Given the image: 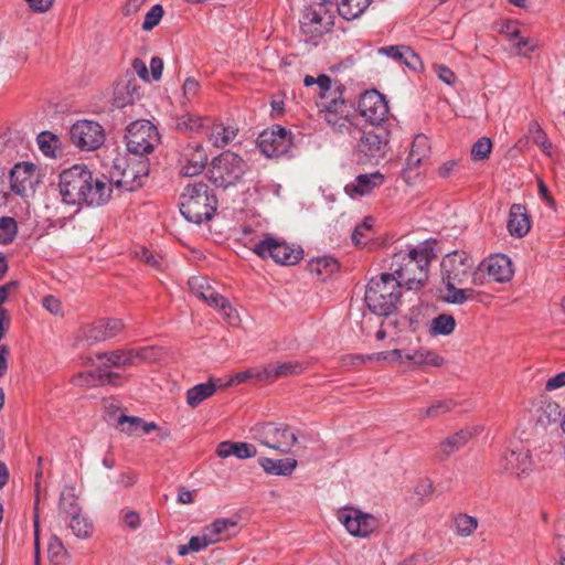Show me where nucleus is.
<instances>
[{"mask_svg": "<svg viewBox=\"0 0 565 565\" xmlns=\"http://www.w3.org/2000/svg\"><path fill=\"white\" fill-rule=\"evenodd\" d=\"M58 191L65 204L102 206L109 201L113 188L106 178L95 177L85 166L75 164L60 174Z\"/></svg>", "mask_w": 565, "mask_h": 565, "instance_id": "f257e3e1", "label": "nucleus"}, {"mask_svg": "<svg viewBox=\"0 0 565 565\" xmlns=\"http://www.w3.org/2000/svg\"><path fill=\"white\" fill-rule=\"evenodd\" d=\"M434 244V241H424L407 250L395 253L391 263L392 273H388L391 277L408 290L419 289L427 279V268L435 257Z\"/></svg>", "mask_w": 565, "mask_h": 565, "instance_id": "f03ea898", "label": "nucleus"}, {"mask_svg": "<svg viewBox=\"0 0 565 565\" xmlns=\"http://www.w3.org/2000/svg\"><path fill=\"white\" fill-rule=\"evenodd\" d=\"M181 214L189 222L201 224L213 217L217 207V199L204 182L188 184L180 195Z\"/></svg>", "mask_w": 565, "mask_h": 565, "instance_id": "7ed1b4c3", "label": "nucleus"}, {"mask_svg": "<svg viewBox=\"0 0 565 565\" xmlns=\"http://www.w3.org/2000/svg\"><path fill=\"white\" fill-rule=\"evenodd\" d=\"M402 286L388 273L372 278L365 290L367 308L379 316H390L402 296Z\"/></svg>", "mask_w": 565, "mask_h": 565, "instance_id": "20e7f679", "label": "nucleus"}, {"mask_svg": "<svg viewBox=\"0 0 565 565\" xmlns=\"http://www.w3.org/2000/svg\"><path fill=\"white\" fill-rule=\"evenodd\" d=\"M148 175L149 160L130 156L115 160L110 171V180H107V182L110 185L114 183L125 191H135L145 184Z\"/></svg>", "mask_w": 565, "mask_h": 565, "instance_id": "39448f33", "label": "nucleus"}, {"mask_svg": "<svg viewBox=\"0 0 565 565\" xmlns=\"http://www.w3.org/2000/svg\"><path fill=\"white\" fill-rule=\"evenodd\" d=\"M125 139L129 154L138 158L151 153L160 143L157 127L146 119L131 122L126 129Z\"/></svg>", "mask_w": 565, "mask_h": 565, "instance_id": "423d86ee", "label": "nucleus"}, {"mask_svg": "<svg viewBox=\"0 0 565 565\" xmlns=\"http://www.w3.org/2000/svg\"><path fill=\"white\" fill-rule=\"evenodd\" d=\"M247 170V163L236 153L224 151L211 162L210 180L220 188L236 184Z\"/></svg>", "mask_w": 565, "mask_h": 565, "instance_id": "0eeeda50", "label": "nucleus"}, {"mask_svg": "<svg viewBox=\"0 0 565 565\" xmlns=\"http://www.w3.org/2000/svg\"><path fill=\"white\" fill-rule=\"evenodd\" d=\"M355 152L364 160H380L388 150L390 131L382 126L358 127Z\"/></svg>", "mask_w": 565, "mask_h": 565, "instance_id": "6e6552de", "label": "nucleus"}, {"mask_svg": "<svg viewBox=\"0 0 565 565\" xmlns=\"http://www.w3.org/2000/svg\"><path fill=\"white\" fill-rule=\"evenodd\" d=\"M252 433L260 444L281 454H288L297 443L296 434L285 424H257Z\"/></svg>", "mask_w": 565, "mask_h": 565, "instance_id": "1a4fd4ad", "label": "nucleus"}, {"mask_svg": "<svg viewBox=\"0 0 565 565\" xmlns=\"http://www.w3.org/2000/svg\"><path fill=\"white\" fill-rule=\"evenodd\" d=\"M252 250L260 258H271L280 265H295L302 258V249L290 246L285 241L266 236L252 247Z\"/></svg>", "mask_w": 565, "mask_h": 565, "instance_id": "9d476101", "label": "nucleus"}, {"mask_svg": "<svg viewBox=\"0 0 565 565\" xmlns=\"http://www.w3.org/2000/svg\"><path fill=\"white\" fill-rule=\"evenodd\" d=\"M443 280L448 284H465L473 274L472 282L478 285L475 260L466 252L455 250L447 254L441 260Z\"/></svg>", "mask_w": 565, "mask_h": 565, "instance_id": "9b49d317", "label": "nucleus"}, {"mask_svg": "<svg viewBox=\"0 0 565 565\" xmlns=\"http://www.w3.org/2000/svg\"><path fill=\"white\" fill-rule=\"evenodd\" d=\"M337 520L353 537L366 539L377 527L376 518L355 507L345 505L337 511Z\"/></svg>", "mask_w": 565, "mask_h": 565, "instance_id": "f8f14e48", "label": "nucleus"}, {"mask_svg": "<svg viewBox=\"0 0 565 565\" xmlns=\"http://www.w3.org/2000/svg\"><path fill=\"white\" fill-rule=\"evenodd\" d=\"M72 142L82 150H95L99 148L105 140L103 127L92 120H79L71 128Z\"/></svg>", "mask_w": 565, "mask_h": 565, "instance_id": "ddd939ff", "label": "nucleus"}, {"mask_svg": "<svg viewBox=\"0 0 565 565\" xmlns=\"http://www.w3.org/2000/svg\"><path fill=\"white\" fill-rule=\"evenodd\" d=\"M499 465L507 473L518 479L527 478L535 466L531 451L523 447L504 451Z\"/></svg>", "mask_w": 565, "mask_h": 565, "instance_id": "4468645a", "label": "nucleus"}, {"mask_svg": "<svg viewBox=\"0 0 565 565\" xmlns=\"http://www.w3.org/2000/svg\"><path fill=\"white\" fill-rule=\"evenodd\" d=\"M257 146L266 157H279L291 147V136L285 128L275 126L259 135Z\"/></svg>", "mask_w": 565, "mask_h": 565, "instance_id": "2eb2a0df", "label": "nucleus"}, {"mask_svg": "<svg viewBox=\"0 0 565 565\" xmlns=\"http://www.w3.org/2000/svg\"><path fill=\"white\" fill-rule=\"evenodd\" d=\"M359 110L372 126H380L388 115V104L381 93L372 89L362 94Z\"/></svg>", "mask_w": 565, "mask_h": 565, "instance_id": "dca6fc26", "label": "nucleus"}, {"mask_svg": "<svg viewBox=\"0 0 565 565\" xmlns=\"http://www.w3.org/2000/svg\"><path fill=\"white\" fill-rule=\"evenodd\" d=\"M207 162V153L202 145L189 143L185 146L178 160L179 172L183 177L199 175Z\"/></svg>", "mask_w": 565, "mask_h": 565, "instance_id": "f3484780", "label": "nucleus"}, {"mask_svg": "<svg viewBox=\"0 0 565 565\" xmlns=\"http://www.w3.org/2000/svg\"><path fill=\"white\" fill-rule=\"evenodd\" d=\"M39 183L36 167L30 162L17 163L10 172L11 190L21 196H26L34 192Z\"/></svg>", "mask_w": 565, "mask_h": 565, "instance_id": "a211bd4d", "label": "nucleus"}, {"mask_svg": "<svg viewBox=\"0 0 565 565\" xmlns=\"http://www.w3.org/2000/svg\"><path fill=\"white\" fill-rule=\"evenodd\" d=\"M124 329V322L117 318L100 319L82 330L83 340L87 345L111 339Z\"/></svg>", "mask_w": 565, "mask_h": 565, "instance_id": "6ab92c4d", "label": "nucleus"}, {"mask_svg": "<svg viewBox=\"0 0 565 565\" xmlns=\"http://www.w3.org/2000/svg\"><path fill=\"white\" fill-rule=\"evenodd\" d=\"M301 29L312 36H320L329 32L333 25L332 17L326 10L307 8L300 20Z\"/></svg>", "mask_w": 565, "mask_h": 565, "instance_id": "aec40b11", "label": "nucleus"}, {"mask_svg": "<svg viewBox=\"0 0 565 565\" xmlns=\"http://www.w3.org/2000/svg\"><path fill=\"white\" fill-rule=\"evenodd\" d=\"M480 268H483L494 281L503 284L512 279L514 268L512 260L503 254H494L486 258Z\"/></svg>", "mask_w": 565, "mask_h": 565, "instance_id": "412c9836", "label": "nucleus"}, {"mask_svg": "<svg viewBox=\"0 0 565 565\" xmlns=\"http://www.w3.org/2000/svg\"><path fill=\"white\" fill-rule=\"evenodd\" d=\"M384 182V175L380 172L359 174L344 186L345 193L351 199H358L370 194L374 189L380 188Z\"/></svg>", "mask_w": 565, "mask_h": 565, "instance_id": "4be33fe9", "label": "nucleus"}, {"mask_svg": "<svg viewBox=\"0 0 565 565\" xmlns=\"http://www.w3.org/2000/svg\"><path fill=\"white\" fill-rule=\"evenodd\" d=\"M263 366L266 382H275L279 379L295 376L306 370V364L296 360L268 363Z\"/></svg>", "mask_w": 565, "mask_h": 565, "instance_id": "5701e85b", "label": "nucleus"}, {"mask_svg": "<svg viewBox=\"0 0 565 565\" xmlns=\"http://www.w3.org/2000/svg\"><path fill=\"white\" fill-rule=\"evenodd\" d=\"M343 90L340 86L335 88H330V93H326V95H321L319 97L318 107L322 116H326L328 111L332 114H351V107L348 105L345 99L343 98Z\"/></svg>", "mask_w": 565, "mask_h": 565, "instance_id": "b1692460", "label": "nucleus"}, {"mask_svg": "<svg viewBox=\"0 0 565 565\" xmlns=\"http://www.w3.org/2000/svg\"><path fill=\"white\" fill-rule=\"evenodd\" d=\"M216 455L223 459L234 456L237 459L244 460L255 457L257 449L249 443L226 440L217 445Z\"/></svg>", "mask_w": 565, "mask_h": 565, "instance_id": "393cba45", "label": "nucleus"}, {"mask_svg": "<svg viewBox=\"0 0 565 565\" xmlns=\"http://www.w3.org/2000/svg\"><path fill=\"white\" fill-rule=\"evenodd\" d=\"M211 545L227 541L236 534V522L231 519H216L203 529Z\"/></svg>", "mask_w": 565, "mask_h": 565, "instance_id": "a878e982", "label": "nucleus"}, {"mask_svg": "<svg viewBox=\"0 0 565 565\" xmlns=\"http://www.w3.org/2000/svg\"><path fill=\"white\" fill-rule=\"evenodd\" d=\"M323 119L333 134L339 136H348L350 138L356 137L358 126L353 122L352 113L338 115L328 111V114L323 116Z\"/></svg>", "mask_w": 565, "mask_h": 565, "instance_id": "bb28decb", "label": "nucleus"}, {"mask_svg": "<svg viewBox=\"0 0 565 565\" xmlns=\"http://www.w3.org/2000/svg\"><path fill=\"white\" fill-rule=\"evenodd\" d=\"M221 380H214L210 379L205 383L196 384L192 387H190L185 393L186 404L195 408L200 406L204 401L212 397L216 391L217 387H220Z\"/></svg>", "mask_w": 565, "mask_h": 565, "instance_id": "cd10ccee", "label": "nucleus"}, {"mask_svg": "<svg viewBox=\"0 0 565 565\" xmlns=\"http://www.w3.org/2000/svg\"><path fill=\"white\" fill-rule=\"evenodd\" d=\"M530 227V218L525 212V207L521 204H513L509 212V233L515 237H523L529 233Z\"/></svg>", "mask_w": 565, "mask_h": 565, "instance_id": "c85d7f7f", "label": "nucleus"}, {"mask_svg": "<svg viewBox=\"0 0 565 565\" xmlns=\"http://www.w3.org/2000/svg\"><path fill=\"white\" fill-rule=\"evenodd\" d=\"M379 53L403 62L411 70H417L422 63L419 56L406 45H390L379 49Z\"/></svg>", "mask_w": 565, "mask_h": 565, "instance_id": "c756f323", "label": "nucleus"}, {"mask_svg": "<svg viewBox=\"0 0 565 565\" xmlns=\"http://www.w3.org/2000/svg\"><path fill=\"white\" fill-rule=\"evenodd\" d=\"M135 349H121L110 352L98 353L97 359L105 367H125L135 365Z\"/></svg>", "mask_w": 565, "mask_h": 565, "instance_id": "7c9ffc66", "label": "nucleus"}, {"mask_svg": "<svg viewBox=\"0 0 565 565\" xmlns=\"http://www.w3.org/2000/svg\"><path fill=\"white\" fill-rule=\"evenodd\" d=\"M405 360L417 367H440L445 362L441 355L425 348L406 352Z\"/></svg>", "mask_w": 565, "mask_h": 565, "instance_id": "2f4dec72", "label": "nucleus"}, {"mask_svg": "<svg viewBox=\"0 0 565 565\" xmlns=\"http://www.w3.org/2000/svg\"><path fill=\"white\" fill-rule=\"evenodd\" d=\"M191 292L199 299L206 302L210 307L220 298V294L210 285L209 280L202 276H193L189 279Z\"/></svg>", "mask_w": 565, "mask_h": 565, "instance_id": "473e14b6", "label": "nucleus"}, {"mask_svg": "<svg viewBox=\"0 0 565 565\" xmlns=\"http://www.w3.org/2000/svg\"><path fill=\"white\" fill-rule=\"evenodd\" d=\"M263 470L273 476H289L297 467V460L294 458L270 459L262 457L258 459Z\"/></svg>", "mask_w": 565, "mask_h": 565, "instance_id": "72a5a7b5", "label": "nucleus"}, {"mask_svg": "<svg viewBox=\"0 0 565 565\" xmlns=\"http://www.w3.org/2000/svg\"><path fill=\"white\" fill-rule=\"evenodd\" d=\"M430 150L428 138L425 135L415 136L412 147L406 159L405 172L413 170L422 163V161L428 156Z\"/></svg>", "mask_w": 565, "mask_h": 565, "instance_id": "f704fd0d", "label": "nucleus"}, {"mask_svg": "<svg viewBox=\"0 0 565 565\" xmlns=\"http://www.w3.org/2000/svg\"><path fill=\"white\" fill-rule=\"evenodd\" d=\"M339 15L347 21L356 20L364 14L373 0H335Z\"/></svg>", "mask_w": 565, "mask_h": 565, "instance_id": "c9c22d12", "label": "nucleus"}, {"mask_svg": "<svg viewBox=\"0 0 565 565\" xmlns=\"http://www.w3.org/2000/svg\"><path fill=\"white\" fill-rule=\"evenodd\" d=\"M237 135V129L233 126H225L221 122H214L209 128V141L217 148H222L232 142Z\"/></svg>", "mask_w": 565, "mask_h": 565, "instance_id": "e433bc0d", "label": "nucleus"}, {"mask_svg": "<svg viewBox=\"0 0 565 565\" xmlns=\"http://www.w3.org/2000/svg\"><path fill=\"white\" fill-rule=\"evenodd\" d=\"M72 505V516L70 520V529L72 530L73 534L81 540H86L90 537L93 533V523L92 521L83 515L76 504Z\"/></svg>", "mask_w": 565, "mask_h": 565, "instance_id": "4c0bfd02", "label": "nucleus"}, {"mask_svg": "<svg viewBox=\"0 0 565 565\" xmlns=\"http://www.w3.org/2000/svg\"><path fill=\"white\" fill-rule=\"evenodd\" d=\"M471 437L472 433L469 429H461L440 441L439 451L444 457H449L467 445Z\"/></svg>", "mask_w": 565, "mask_h": 565, "instance_id": "58836bf2", "label": "nucleus"}, {"mask_svg": "<svg viewBox=\"0 0 565 565\" xmlns=\"http://www.w3.org/2000/svg\"><path fill=\"white\" fill-rule=\"evenodd\" d=\"M479 522L477 518L466 514L458 513L454 516V531L457 536L469 537L478 529Z\"/></svg>", "mask_w": 565, "mask_h": 565, "instance_id": "ea45409f", "label": "nucleus"}, {"mask_svg": "<svg viewBox=\"0 0 565 565\" xmlns=\"http://www.w3.org/2000/svg\"><path fill=\"white\" fill-rule=\"evenodd\" d=\"M309 269L312 274L328 277L339 269V264L332 256H321L310 260Z\"/></svg>", "mask_w": 565, "mask_h": 565, "instance_id": "a19ab883", "label": "nucleus"}, {"mask_svg": "<svg viewBox=\"0 0 565 565\" xmlns=\"http://www.w3.org/2000/svg\"><path fill=\"white\" fill-rule=\"evenodd\" d=\"M456 320L451 315L441 313L435 317L429 327L431 335H449L455 331Z\"/></svg>", "mask_w": 565, "mask_h": 565, "instance_id": "79ce46f5", "label": "nucleus"}, {"mask_svg": "<svg viewBox=\"0 0 565 565\" xmlns=\"http://www.w3.org/2000/svg\"><path fill=\"white\" fill-rule=\"evenodd\" d=\"M138 96V88L136 84L128 82L118 84L115 88L114 102L117 107H125L132 104Z\"/></svg>", "mask_w": 565, "mask_h": 565, "instance_id": "37998d69", "label": "nucleus"}, {"mask_svg": "<svg viewBox=\"0 0 565 565\" xmlns=\"http://www.w3.org/2000/svg\"><path fill=\"white\" fill-rule=\"evenodd\" d=\"M47 556L52 565H65L68 553L63 542L57 536H52L47 545Z\"/></svg>", "mask_w": 565, "mask_h": 565, "instance_id": "c03bdc74", "label": "nucleus"}, {"mask_svg": "<svg viewBox=\"0 0 565 565\" xmlns=\"http://www.w3.org/2000/svg\"><path fill=\"white\" fill-rule=\"evenodd\" d=\"M38 145L43 154L50 158H55L60 148L58 138L50 132L43 131L38 136Z\"/></svg>", "mask_w": 565, "mask_h": 565, "instance_id": "a18cd8bd", "label": "nucleus"}, {"mask_svg": "<svg viewBox=\"0 0 565 565\" xmlns=\"http://www.w3.org/2000/svg\"><path fill=\"white\" fill-rule=\"evenodd\" d=\"M455 406L451 399L436 401L430 406L419 408L417 415L419 418L438 417L450 412Z\"/></svg>", "mask_w": 565, "mask_h": 565, "instance_id": "49530a36", "label": "nucleus"}, {"mask_svg": "<svg viewBox=\"0 0 565 565\" xmlns=\"http://www.w3.org/2000/svg\"><path fill=\"white\" fill-rule=\"evenodd\" d=\"M445 284L447 288V295L445 296V300L449 303L462 305L467 300L472 299L476 295V291L471 288L460 289L456 287L457 284Z\"/></svg>", "mask_w": 565, "mask_h": 565, "instance_id": "de8ad7c7", "label": "nucleus"}, {"mask_svg": "<svg viewBox=\"0 0 565 565\" xmlns=\"http://www.w3.org/2000/svg\"><path fill=\"white\" fill-rule=\"evenodd\" d=\"M210 545H211V543H210L205 532L202 530L199 535L192 536L189 540L188 544L180 545L178 547V554L180 556H185L190 553H198V552L205 550Z\"/></svg>", "mask_w": 565, "mask_h": 565, "instance_id": "09e8293b", "label": "nucleus"}, {"mask_svg": "<svg viewBox=\"0 0 565 565\" xmlns=\"http://www.w3.org/2000/svg\"><path fill=\"white\" fill-rule=\"evenodd\" d=\"M212 308L216 309L223 319L231 326H236L239 322V316L235 308L232 307L230 301L222 295L213 303Z\"/></svg>", "mask_w": 565, "mask_h": 565, "instance_id": "8fccbe9b", "label": "nucleus"}, {"mask_svg": "<svg viewBox=\"0 0 565 565\" xmlns=\"http://www.w3.org/2000/svg\"><path fill=\"white\" fill-rule=\"evenodd\" d=\"M205 121H209V119L192 114H184L177 119V128L182 131L198 132L205 127Z\"/></svg>", "mask_w": 565, "mask_h": 565, "instance_id": "3c124183", "label": "nucleus"}, {"mask_svg": "<svg viewBox=\"0 0 565 565\" xmlns=\"http://www.w3.org/2000/svg\"><path fill=\"white\" fill-rule=\"evenodd\" d=\"M249 379H254L259 382H266L264 366H256L243 372H238L227 383H220V387H227L233 383H244Z\"/></svg>", "mask_w": 565, "mask_h": 565, "instance_id": "603ef678", "label": "nucleus"}, {"mask_svg": "<svg viewBox=\"0 0 565 565\" xmlns=\"http://www.w3.org/2000/svg\"><path fill=\"white\" fill-rule=\"evenodd\" d=\"M374 218L371 216L364 217V220L358 224L352 233V242L355 246H362L370 239L369 233L374 226Z\"/></svg>", "mask_w": 565, "mask_h": 565, "instance_id": "864d4df0", "label": "nucleus"}, {"mask_svg": "<svg viewBox=\"0 0 565 565\" xmlns=\"http://www.w3.org/2000/svg\"><path fill=\"white\" fill-rule=\"evenodd\" d=\"M529 134L532 137L534 143H536L545 154H552V143L548 141L545 131L542 129L537 121H532L529 125Z\"/></svg>", "mask_w": 565, "mask_h": 565, "instance_id": "5fc2aeb1", "label": "nucleus"}, {"mask_svg": "<svg viewBox=\"0 0 565 565\" xmlns=\"http://www.w3.org/2000/svg\"><path fill=\"white\" fill-rule=\"evenodd\" d=\"M18 233L17 222L12 217H0V244L7 245L11 243Z\"/></svg>", "mask_w": 565, "mask_h": 565, "instance_id": "6e6d98bb", "label": "nucleus"}, {"mask_svg": "<svg viewBox=\"0 0 565 565\" xmlns=\"http://www.w3.org/2000/svg\"><path fill=\"white\" fill-rule=\"evenodd\" d=\"M510 44L518 50V54L530 56L536 50V43L521 35L520 32L513 31Z\"/></svg>", "mask_w": 565, "mask_h": 565, "instance_id": "4d7b16f0", "label": "nucleus"}, {"mask_svg": "<svg viewBox=\"0 0 565 565\" xmlns=\"http://www.w3.org/2000/svg\"><path fill=\"white\" fill-rule=\"evenodd\" d=\"M492 150V142L489 138L482 137L478 139L470 151L473 161H482L489 157Z\"/></svg>", "mask_w": 565, "mask_h": 565, "instance_id": "13d9d810", "label": "nucleus"}, {"mask_svg": "<svg viewBox=\"0 0 565 565\" xmlns=\"http://www.w3.org/2000/svg\"><path fill=\"white\" fill-rule=\"evenodd\" d=\"M164 14V10L161 4L152 6L145 15V20L142 22L143 31H151L154 29L161 21Z\"/></svg>", "mask_w": 565, "mask_h": 565, "instance_id": "bf43d9fd", "label": "nucleus"}, {"mask_svg": "<svg viewBox=\"0 0 565 565\" xmlns=\"http://www.w3.org/2000/svg\"><path fill=\"white\" fill-rule=\"evenodd\" d=\"M161 356V349L156 347H145L135 349V365L141 362L152 363L159 360Z\"/></svg>", "mask_w": 565, "mask_h": 565, "instance_id": "052dcab7", "label": "nucleus"}, {"mask_svg": "<svg viewBox=\"0 0 565 565\" xmlns=\"http://www.w3.org/2000/svg\"><path fill=\"white\" fill-rule=\"evenodd\" d=\"M303 84L305 86L307 87H310V86H313V85H317L318 86V89H319V93H318V96L320 97L321 95H326V93H330V88L332 87V81L331 78L326 75V74H321L319 75L317 78L311 76V75H307L305 78H303Z\"/></svg>", "mask_w": 565, "mask_h": 565, "instance_id": "680f3d73", "label": "nucleus"}, {"mask_svg": "<svg viewBox=\"0 0 565 565\" xmlns=\"http://www.w3.org/2000/svg\"><path fill=\"white\" fill-rule=\"evenodd\" d=\"M73 383L76 386L93 387L99 385V373L82 372L73 377Z\"/></svg>", "mask_w": 565, "mask_h": 565, "instance_id": "e2e57ef3", "label": "nucleus"}, {"mask_svg": "<svg viewBox=\"0 0 565 565\" xmlns=\"http://www.w3.org/2000/svg\"><path fill=\"white\" fill-rule=\"evenodd\" d=\"M118 423L122 426V431L132 435L141 428L143 420L140 417L121 415Z\"/></svg>", "mask_w": 565, "mask_h": 565, "instance_id": "0e129e2a", "label": "nucleus"}, {"mask_svg": "<svg viewBox=\"0 0 565 565\" xmlns=\"http://www.w3.org/2000/svg\"><path fill=\"white\" fill-rule=\"evenodd\" d=\"M109 367H105L102 365H98V373H99V385H121L122 379L121 376L116 373L108 370Z\"/></svg>", "mask_w": 565, "mask_h": 565, "instance_id": "69168bd1", "label": "nucleus"}, {"mask_svg": "<svg viewBox=\"0 0 565 565\" xmlns=\"http://www.w3.org/2000/svg\"><path fill=\"white\" fill-rule=\"evenodd\" d=\"M136 256L142 259L146 264L150 265L153 268L161 269V260L160 257L153 255L150 250L145 247H140L139 250H136Z\"/></svg>", "mask_w": 565, "mask_h": 565, "instance_id": "338daca9", "label": "nucleus"}, {"mask_svg": "<svg viewBox=\"0 0 565 565\" xmlns=\"http://www.w3.org/2000/svg\"><path fill=\"white\" fill-rule=\"evenodd\" d=\"M200 90V84L194 77H188L183 84V97L186 100H191L198 95Z\"/></svg>", "mask_w": 565, "mask_h": 565, "instance_id": "774afa93", "label": "nucleus"}]
</instances>
